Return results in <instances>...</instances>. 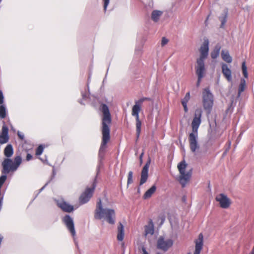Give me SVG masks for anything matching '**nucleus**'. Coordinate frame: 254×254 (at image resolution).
<instances>
[{"mask_svg":"<svg viewBox=\"0 0 254 254\" xmlns=\"http://www.w3.org/2000/svg\"><path fill=\"white\" fill-rule=\"evenodd\" d=\"M100 110L103 114L102 120L101 132L102 134V141L100 150L104 149L107 147V144L110 140V125L112 119L109 109L107 105L102 104Z\"/></svg>","mask_w":254,"mask_h":254,"instance_id":"nucleus-1","label":"nucleus"},{"mask_svg":"<svg viewBox=\"0 0 254 254\" xmlns=\"http://www.w3.org/2000/svg\"><path fill=\"white\" fill-rule=\"evenodd\" d=\"M202 111L201 109H197L195 111L194 116L191 123L192 132L189 136L190 147L192 152H195L199 148L197 141L198 129L201 123V118Z\"/></svg>","mask_w":254,"mask_h":254,"instance_id":"nucleus-2","label":"nucleus"},{"mask_svg":"<svg viewBox=\"0 0 254 254\" xmlns=\"http://www.w3.org/2000/svg\"><path fill=\"white\" fill-rule=\"evenodd\" d=\"M94 217L99 220L104 219L108 223L114 224L115 223L116 212L113 209L103 208L101 200L99 199L96 204Z\"/></svg>","mask_w":254,"mask_h":254,"instance_id":"nucleus-3","label":"nucleus"},{"mask_svg":"<svg viewBox=\"0 0 254 254\" xmlns=\"http://www.w3.org/2000/svg\"><path fill=\"white\" fill-rule=\"evenodd\" d=\"M214 104V97L209 87L205 88L202 91V105L206 115H209Z\"/></svg>","mask_w":254,"mask_h":254,"instance_id":"nucleus-4","label":"nucleus"},{"mask_svg":"<svg viewBox=\"0 0 254 254\" xmlns=\"http://www.w3.org/2000/svg\"><path fill=\"white\" fill-rule=\"evenodd\" d=\"M187 166V164L185 161L181 162L178 165V168L180 174L179 182L183 188H184L186 185L189 182L191 176V171L186 173L185 170Z\"/></svg>","mask_w":254,"mask_h":254,"instance_id":"nucleus-5","label":"nucleus"},{"mask_svg":"<svg viewBox=\"0 0 254 254\" xmlns=\"http://www.w3.org/2000/svg\"><path fill=\"white\" fill-rule=\"evenodd\" d=\"M208 51L209 41L208 39H205L199 49L200 55V57L197 59L196 66L205 67L204 61L207 57Z\"/></svg>","mask_w":254,"mask_h":254,"instance_id":"nucleus-6","label":"nucleus"},{"mask_svg":"<svg viewBox=\"0 0 254 254\" xmlns=\"http://www.w3.org/2000/svg\"><path fill=\"white\" fill-rule=\"evenodd\" d=\"M95 189V183L92 188H87L79 197V202L81 204L87 203L93 195Z\"/></svg>","mask_w":254,"mask_h":254,"instance_id":"nucleus-7","label":"nucleus"},{"mask_svg":"<svg viewBox=\"0 0 254 254\" xmlns=\"http://www.w3.org/2000/svg\"><path fill=\"white\" fill-rule=\"evenodd\" d=\"M173 244L172 240H165L163 237H160L157 241V247L158 249L166 252L173 246Z\"/></svg>","mask_w":254,"mask_h":254,"instance_id":"nucleus-8","label":"nucleus"},{"mask_svg":"<svg viewBox=\"0 0 254 254\" xmlns=\"http://www.w3.org/2000/svg\"><path fill=\"white\" fill-rule=\"evenodd\" d=\"M215 199L219 202L220 207L222 208H228L231 204V199L223 193L217 195Z\"/></svg>","mask_w":254,"mask_h":254,"instance_id":"nucleus-9","label":"nucleus"},{"mask_svg":"<svg viewBox=\"0 0 254 254\" xmlns=\"http://www.w3.org/2000/svg\"><path fill=\"white\" fill-rule=\"evenodd\" d=\"M63 222L66 226L72 236L74 238L76 232L74 229L73 221L71 217L68 215H66L63 218Z\"/></svg>","mask_w":254,"mask_h":254,"instance_id":"nucleus-10","label":"nucleus"},{"mask_svg":"<svg viewBox=\"0 0 254 254\" xmlns=\"http://www.w3.org/2000/svg\"><path fill=\"white\" fill-rule=\"evenodd\" d=\"M2 174L6 175L8 174L10 171H13V167H14L12 161L8 158L5 159L2 163Z\"/></svg>","mask_w":254,"mask_h":254,"instance_id":"nucleus-11","label":"nucleus"},{"mask_svg":"<svg viewBox=\"0 0 254 254\" xmlns=\"http://www.w3.org/2000/svg\"><path fill=\"white\" fill-rule=\"evenodd\" d=\"M150 161L149 160L145 165L143 166L141 172V178L139 182V185H142L146 181L148 177V169L149 167Z\"/></svg>","mask_w":254,"mask_h":254,"instance_id":"nucleus-12","label":"nucleus"},{"mask_svg":"<svg viewBox=\"0 0 254 254\" xmlns=\"http://www.w3.org/2000/svg\"><path fill=\"white\" fill-rule=\"evenodd\" d=\"M140 112H138L137 110H132L131 115L135 117L136 121V137L138 138L139 137L141 132V122L139 120V113Z\"/></svg>","mask_w":254,"mask_h":254,"instance_id":"nucleus-13","label":"nucleus"},{"mask_svg":"<svg viewBox=\"0 0 254 254\" xmlns=\"http://www.w3.org/2000/svg\"><path fill=\"white\" fill-rule=\"evenodd\" d=\"M221 68L224 77L228 82H231L232 81V72L228 65L226 64L222 63L221 64Z\"/></svg>","mask_w":254,"mask_h":254,"instance_id":"nucleus-14","label":"nucleus"},{"mask_svg":"<svg viewBox=\"0 0 254 254\" xmlns=\"http://www.w3.org/2000/svg\"><path fill=\"white\" fill-rule=\"evenodd\" d=\"M57 205L64 212H71L74 210L72 205L64 200L58 201L57 202Z\"/></svg>","mask_w":254,"mask_h":254,"instance_id":"nucleus-15","label":"nucleus"},{"mask_svg":"<svg viewBox=\"0 0 254 254\" xmlns=\"http://www.w3.org/2000/svg\"><path fill=\"white\" fill-rule=\"evenodd\" d=\"M195 71L197 76L196 86L198 87L199 86L202 78L204 77L205 72V67L195 66Z\"/></svg>","mask_w":254,"mask_h":254,"instance_id":"nucleus-16","label":"nucleus"},{"mask_svg":"<svg viewBox=\"0 0 254 254\" xmlns=\"http://www.w3.org/2000/svg\"><path fill=\"white\" fill-rule=\"evenodd\" d=\"M8 132V127L5 125H3L2 127L1 133L0 135V144L5 143L8 141L9 136Z\"/></svg>","mask_w":254,"mask_h":254,"instance_id":"nucleus-17","label":"nucleus"},{"mask_svg":"<svg viewBox=\"0 0 254 254\" xmlns=\"http://www.w3.org/2000/svg\"><path fill=\"white\" fill-rule=\"evenodd\" d=\"M203 247V235L200 233L195 241V251L193 254H200Z\"/></svg>","mask_w":254,"mask_h":254,"instance_id":"nucleus-18","label":"nucleus"},{"mask_svg":"<svg viewBox=\"0 0 254 254\" xmlns=\"http://www.w3.org/2000/svg\"><path fill=\"white\" fill-rule=\"evenodd\" d=\"M145 101H150V98L148 97H142L135 101V105H133L132 110H137L138 112H140L141 110V106L142 103Z\"/></svg>","mask_w":254,"mask_h":254,"instance_id":"nucleus-19","label":"nucleus"},{"mask_svg":"<svg viewBox=\"0 0 254 254\" xmlns=\"http://www.w3.org/2000/svg\"><path fill=\"white\" fill-rule=\"evenodd\" d=\"M124 238V228L123 225L120 223L118 226L117 239L118 241H122Z\"/></svg>","mask_w":254,"mask_h":254,"instance_id":"nucleus-20","label":"nucleus"},{"mask_svg":"<svg viewBox=\"0 0 254 254\" xmlns=\"http://www.w3.org/2000/svg\"><path fill=\"white\" fill-rule=\"evenodd\" d=\"M221 58L223 61L227 63H231L232 62V58L230 55L228 51L222 50L221 52Z\"/></svg>","mask_w":254,"mask_h":254,"instance_id":"nucleus-21","label":"nucleus"},{"mask_svg":"<svg viewBox=\"0 0 254 254\" xmlns=\"http://www.w3.org/2000/svg\"><path fill=\"white\" fill-rule=\"evenodd\" d=\"M145 235L154 234V225L152 220H150L148 224L145 226Z\"/></svg>","mask_w":254,"mask_h":254,"instance_id":"nucleus-22","label":"nucleus"},{"mask_svg":"<svg viewBox=\"0 0 254 254\" xmlns=\"http://www.w3.org/2000/svg\"><path fill=\"white\" fill-rule=\"evenodd\" d=\"M190 99V93L189 92L186 94L185 97L181 101V103L184 107V111L186 113L188 112V109L187 107V103Z\"/></svg>","mask_w":254,"mask_h":254,"instance_id":"nucleus-23","label":"nucleus"},{"mask_svg":"<svg viewBox=\"0 0 254 254\" xmlns=\"http://www.w3.org/2000/svg\"><path fill=\"white\" fill-rule=\"evenodd\" d=\"M156 187L155 185L152 186L149 190H148L144 194L143 197L144 199L150 198L152 195L155 192Z\"/></svg>","mask_w":254,"mask_h":254,"instance_id":"nucleus-24","label":"nucleus"},{"mask_svg":"<svg viewBox=\"0 0 254 254\" xmlns=\"http://www.w3.org/2000/svg\"><path fill=\"white\" fill-rule=\"evenodd\" d=\"M221 48V46L219 44L215 46L214 49L211 53V57L212 59H215L218 57Z\"/></svg>","mask_w":254,"mask_h":254,"instance_id":"nucleus-25","label":"nucleus"},{"mask_svg":"<svg viewBox=\"0 0 254 254\" xmlns=\"http://www.w3.org/2000/svg\"><path fill=\"white\" fill-rule=\"evenodd\" d=\"M13 154V149L11 144H8L4 150V154L7 157H10Z\"/></svg>","mask_w":254,"mask_h":254,"instance_id":"nucleus-26","label":"nucleus"},{"mask_svg":"<svg viewBox=\"0 0 254 254\" xmlns=\"http://www.w3.org/2000/svg\"><path fill=\"white\" fill-rule=\"evenodd\" d=\"M227 16H228V10L225 9L224 11V13L222 14V15L219 17V20H220L221 24L220 27L221 28H223L225 23L227 22Z\"/></svg>","mask_w":254,"mask_h":254,"instance_id":"nucleus-27","label":"nucleus"},{"mask_svg":"<svg viewBox=\"0 0 254 254\" xmlns=\"http://www.w3.org/2000/svg\"><path fill=\"white\" fill-rule=\"evenodd\" d=\"M162 14V12L159 10H153L151 14V18L155 21H158L160 16Z\"/></svg>","mask_w":254,"mask_h":254,"instance_id":"nucleus-28","label":"nucleus"},{"mask_svg":"<svg viewBox=\"0 0 254 254\" xmlns=\"http://www.w3.org/2000/svg\"><path fill=\"white\" fill-rule=\"evenodd\" d=\"M22 161L21 157L19 156H16L14 159V162H13L14 170H16L18 166L20 165Z\"/></svg>","mask_w":254,"mask_h":254,"instance_id":"nucleus-29","label":"nucleus"},{"mask_svg":"<svg viewBox=\"0 0 254 254\" xmlns=\"http://www.w3.org/2000/svg\"><path fill=\"white\" fill-rule=\"evenodd\" d=\"M245 86H246V81L245 80V79H241V83L239 86V89H238V93L239 95H240L241 93L244 91Z\"/></svg>","mask_w":254,"mask_h":254,"instance_id":"nucleus-30","label":"nucleus"},{"mask_svg":"<svg viewBox=\"0 0 254 254\" xmlns=\"http://www.w3.org/2000/svg\"><path fill=\"white\" fill-rule=\"evenodd\" d=\"M242 69L243 71V74L245 78H248V73L247 72V67L246 65V62L244 61L242 63Z\"/></svg>","mask_w":254,"mask_h":254,"instance_id":"nucleus-31","label":"nucleus"},{"mask_svg":"<svg viewBox=\"0 0 254 254\" xmlns=\"http://www.w3.org/2000/svg\"><path fill=\"white\" fill-rule=\"evenodd\" d=\"M133 182V172L130 171L127 175V186H128L129 185L132 184Z\"/></svg>","mask_w":254,"mask_h":254,"instance_id":"nucleus-32","label":"nucleus"},{"mask_svg":"<svg viewBox=\"0 0 254 254\" xmlns=\"http://www.w3.org/2000/svg\"><path fill=\"white\" fill-rule=\"evenodd\" d=\"M6 116L5 108L3 105L0 106V118L3 119Z\"/></svg>","mask_w":254,"mask_h":254,"instance_id":"nucleus-33","label":"nucleus"},{"mask_svg":"<svg viewBox=\"0 0 254 254\" xmlns=\"http://www.w3.org/2000/svg\"><path fill=\"white\" fill-rule=\"evenodd\" d=\"M44 147L43 145H40L36 149L35 154L37 156L40 155L43 152Z\"/></svg>","mask_w":254,"mask_h":254,"instance_id":"nucleus-34","label":"nucleus"},{"mask_svg":"<svg viewBox=\"0 0 254 254\" xmlns=\"http://www.w3.org/2000/svg\"><path fill=\"white\" fill-rule=\"evenodd\" d=\"M7 177L5 175H2L0 177V189H1L2 185L5 182Z\"/></svg>","mask_w":254,"mask_h":254,"instance_id":"nucleus-35","label":"nucleus"},{"mask_svg":"<svg viewBox=\"0 0 254 254\" xmlns=\"http://www.w3.org/2000/svg\"><path fill=\"white\" fill-rule=\"evenodd\" d=\"M168 40L165 37H163L162 38V41H161V45L162 46H165L166 44H167L168 42Z\"/></svg>","mask_w":254,"mask_h":254,"instance_id":"nucleus-36","label":"nucleus"},{"mask_svg":"<svg viewBox=\"0 0 254 254\" xmlns=\"http://www.w3.org/2000/svg\"><path fill=\"white\" fill-rule=\"evenodd\" d=\"M110 0H104V9L105 11L106 10L107 6L109 4Z\"/></svg>","mask_w":254,"mask_h":254,"instance_id":"nucleus-37","label":"nucleus"},{"mask_svg":"<svg viewBox=\"0 0 254 254\" xmlns=\"http://www.w3.org/2000/svg\"><path fill=\"white\" fill-rule=\"evenodd\" d=\"M3 103V96L1 91L0 90V104Z\"/></svg>","mask_w":254,"mask_h":254,"instance_id":"nucleus-38","label":"nucleus"},{"mask_svg":"<svg viewBox=\"0 0 254 254\" xmlns=\"http://www.w3.org/2000/svg\"><path fill=\"white\" fill-rule=\"evenodd\" d=\"M32 158V156L29 154V153H27V155H26V160L28 161H30V160H31Z\"/></svg>","mask_w":254,"mask_h":254,"instance_id":"nucleus-39","label":"nucleus"},{"mask_svg":"<svg viewBox=\"0 0 254 254\" xmlns=\"http://www.w3.org/2000/svg\"><path fill=\"white\" fill-rule=\"evenodd\" d=\"M17 135H18V137L20 139L22 140L24 139V135L23 134H22L21 133L18 132L17 133Z\"/></svg>","mask_w":254,"mask_h":254,"instance_id":"nucleus-40","label":"nucleus"},{"mask_svg":"<svg viewBox=\"0 0 254 254\" xmlns=\"http://www.w3.org/2000/svg\"><path fill=\"white\" fill-rule=\"evenodd\" d=\"M143 254H148L145 248H142Z\"/></svg>","mask_w":254,"mask_h":254,"instance_id":"nucleus-41","label":"nucleus"},{"mask_svg":"<svg viewBox=\"0 0 254 254\" xmlns=\"http://www.w3.org/2000/svg\"><path fill=\"white\" fill-rule=\"evenodd\" d=\"M249 254H254V246L253 247V249Z\"/></svg>","mask_w":254,"mask_h":254,"instance_id":"nucleus-42","label":"nucleus"},{"mask_svg":"<svg viewBox=\"0 0 254 254\" xmlns=\"http://www.w3.org/2000/svg\"><path fill=\"white\" fill-rule=\"evenodd\" d=\"M144 154V153L142 152L140 155V156H139V158H140V160L141 161L142 160V158L143 157V155Z\"/></svg>","mask_w":254,"mask_h":254,"instance_id":"nucleus-43","label":"nucleus"},{"mask_svg":"<svg viewBox=\"0 0 254 254\" xmlns=\"http://www.w3.org/2000/svg\"><path fill=\"white\" fill-rule=\"evenodd\" d=\"M209 15H208V16H207V18H206V20H205V23H206L207 21L208 20V18H209Z\"/></svg>","mask_w":254,"mask_h":254,"instance_id":"nucleus-44","label":"nucleus"},{"mask_svg":"<svg viewBox=\"0 0 254 254\" xmlns=\"http://www.w3.org/2000/svg\"><path fill=\"white\" fill-rule=\"evenodd\" d=\"M156 254H160V253H157Z\"/></svg>","mask_w":254,"mask_h":254,"instance_id":"nucleus-45","label":"nucleus"},{"mask_svg":"<svg viewBox=\"0 0 254 254\" xmlns=\"http://www.w3.org/2000/svg\"><path fill=\"white\" fill-rule=\"evenodd\" d=\"M190 254V253H189V254Z\"/></svg>","mask_w":254,"mask_h":254,"instance_id":"nucleus-46","label":"nucleus"}]
</instances>
